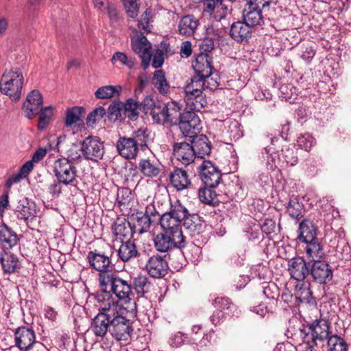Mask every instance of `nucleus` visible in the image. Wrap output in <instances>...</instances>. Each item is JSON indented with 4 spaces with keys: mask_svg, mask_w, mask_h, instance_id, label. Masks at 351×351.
Returning a JSON list of instances; mask_svg holds the SVG:
<instances>
[{
    "mask_svg": "<svg viewBox=\"0 0 351 351\" xmlns=\"http://www.w3.org/2000/svg\"><path fill=\"white\" fill-rule=\"evenodd\" d=\"M95 300L98 303L99 313L102 315L113 320L121 314H125L127 307H123L115 300L109 293H97L95 295Z\"/></svg>",
    "mask_w": 351,
    "mask_h": 351,
    "instance_id": "20e7f679",
    "label": "nucleus"
},
{
    "mask_svg": "<svg viewBox=\"0 0 351 351\" xmlns=\"http://www.w3.org/2000/svg\"><path fill=\"white\" fill-rule=\"evenodd\" d=\"M39 121L38 123V128L40 130L45 129L49 123L51 117V112L50 107L46 108L45 110L39 111Z\"/></svg>",
    "mask_w": 351,
    "mask_h": 351,
    "instance_id": "680f3d73",
    "label": "nucleus"
},
{
    "mask_svg": "<svg viewBox=\"0 0 351 351\" xmlns=\"http://www.w3.org/2000/svg\"><path fill=\"white\" fill-rule=\"evenodd\" d=\"M108 117L111 119L117 120L123 119L122 103L116 102L108 107Z\"/></svg>",
    "mask_w": 351,
    "mask_h": 351,
    "instance_id": "bf43d9fd",
    "label": "nucleus"
},
{
    "mask_svg": "<svg viewBox=\"0 0 351 351\" xmlns=\"http://www.w3.org/2000/svg\"><path fill=\"white\" fill-rule=\"evenodd\" d=\"M133 287L138 294L141 295L136 301L132 303L130 313L134 316H136L137 310L140 308L141 305L144 304L145 307H151V302L147 298L143 297L145 293L149 292L152 283L148 278L143 275H140L136 277L133 281Z\"/></svg>",
    "mask_w": 351,
    "mask_h": 351,
    "instance_id": "1a4fd4ad",
    "label": "nucleus"
},
{
    "mask_svg": "<svg viewBox=\"0 0 351 351\" xmlns=\"http://www.w3.org/2000/svg\"><path fill=\"white\" fill-rule=\"evenodd\" d=\"M169 44L162 42L160 44V47L156 49L154 54L152 65L155 69H158L162 66L164 63V54L169 52Z\"/></svg>",
    "mask_w": 351,
    "mask_h": 351,
    "instance_id": "8fccbe9b",
    "label": "nucleus"
},
{
    "mask_svg": "<svg viewBox=\"0 0 351 351\" xmlns=\"http://www.w3.org/2000/svg\"><path fill=\"white\" fill-rule=\"evenodd\" d=\"M138 169L144 176L148 178H155L160 172L159 165L149 158L140 160Z\"/></svg>",
    "mask_w": 351,
    "mask_h": 351,
    "instance_id": "4c0bfd02",
    "label": "nucleus"
},
{
    "mask_svg": "<svg viewBox=\"0 0 351 351\" xmlns=\"http://www.w3.org/2000/svg\"><path fill=\"white\" fill-rule=\"evenodd\" d=\"M116 147L119 154L126 159L135 158L138 152V149L131 137H120Z\"/></svg>",
    "mask_w": 351,
    "mask_h": 351,
    "instance_id": "5701e85b",
    "label": "nucleus"
},
{
    "mask_svg": "<svg viewBox=\"0 0 351 351\" xmlns=\"http://www.w3.org/2000/svg\"><path fill=\"white\" fill-rule=\"evenodd\" d=\"M184 98L190 111H200L207 104L202 89H184Z\"/></svg>",
    "mask_w": 351,
    "mask_h": 351,
    "instance_id": "f3484780",
    "label": "nucleus"
},
{
    "mask_svg": "<svg viewBox=\"0 0 351 351\" xmlns=\"http://www.w3.org/2000/svg\"><path fill=\"white\" fill-rule=\"evenodd\" d=\"M82 145L73 144L67 151V157L71 161H80L81 160Z\"/></svg>",
    "mask_w": 351,
    "mask_h": 351,
    "instance_id": "338daca9",
    "label": "nucleus"
},
{
    "mask_svg": "<svg viewBox=\"0 0 351 351\" xmlns=\"http://www.w3.org/2000/svg\"><path fill=\"white\" fill-rule=\"evenodd\" d=\"M199 176L205 186L210 188L217 186L221 179V173L210 160H204L199 167Z\"/></svg>",
    "mask_w": 351,
    "mask_h": 351,
    "instance_id": "f8f14e48",
    "label": "nucleus"
},
{
    "mask_svg": "<svg viewBox=\"0 0 351 351\" xmlns=\"http://www.w3.org/2000/svg\"><path fill=\"white\" fill-rule=\"evenodd\" d=\"M198 197L201 202L208 205H214L218 201L217 193L213 190V188L206 186L199 188Z\"/></svg>",
    "mask_w": 351,
    "mask_h": 351,
    "instance_id": "49530a36",
    "label": "nucleus"
},
{
    "mask_svg": "<svg viewBox=\"0 0 351 351\" xmlns=\"http://www.w3.org/2000/svg\"><path fill=\"white\" fill-rule=\"evenodd\" d=\"M132 139L139 149L145 150L149 145L152 142L153 138L152 132L147 128H141L134 131L132 134Z\"/></svg>",
    "mask_w": 351,
    "mask_h": 351,
    "instance_id": "c9c22d12",
    "label": "nucleus"
},
{
    "mask_svg": "<svg viewBox=\"0 0 351 351\" xmlns=\"http://www.w3.org/2000/svg\"><path fill=\"white\" fill-rule=\"evenodd\" d=\"M173 154L177 160L184 165L191 164L196 157L191 143L186 142L175 143Z\"/></svg>",
    "mask_w": 351,
    "mask_h": 351,
    "instance_id": "aec40b11",
    "label": "nucleus"
},
{
    "mask_svg": "<svg viewBox=\"0 0 351 351\" xmlns=\"http://www.w3.org/2000/svg\"><path fill=\"white\" fill-rule=\"evenodd\" d=\"M106 113V110L103 107L95 108L88 114L86 118L87 125L93 127L103 119Z\"/></svg>",
    "mask_w": 351,
    "mask_h": 351,
    "instance_id": "5fc2aeb1",
    "label": "nucleus"
},
{
    "mask_svg": "<svg viewBox=\"0 0 351 351\" xmlns=\"http://www.w3.org/2000/svg\"><path fill=\"white\" fill-rule=\"evenodd\" d=\"M0 264L3 272L6 274L14 273L20 268L17 256L10 251L0 253Z\"/></svg>",
    "mask_w": 351,
    "mask_h": 351,
    "instance_id": "7c9ffc66",
    "label": "nucleus"
},
{
    "mask_svg": "<svg viewBox=\"0 0 351 351\" xmlns=\"http://www.w3.org/2000/svg\"><path fill=\"white\" fill-rule=\"evenodd\" d=\"M132 49L139 56L142 60L143 66L146 69L150 62L152 45L142 32L137 34L136 38L131 40Z\"/></svg>",
    "mask_w": 351,
    "mask_h": 351,
    "instance_id": "4468645a",
    "label": "nucleus"
},
{
    "mask_svg": "<svg viewBox=\"0 0 351 351\" xmlns=\"http://www.w3.org/2000/svg\"><path fill=\"white\" fill-rule=\"evenodd\" d=\"M304 211V205L300 203L296 197L290 199L287 206V212L291 218L299 220L303 217Z\"/></svg>",
    "mask_w": 351,
    "mask_h": 351,
    "instance_id": "a18cd8bd",
    "label": "nucleus"
},
{
    "mask_svg": "<svg viewBox=\"0 0 351 351\" xmlns=\"http://www.w3.org/2000/svg\"><path fill=\"white\" fill-rule=\"evenodd\" d=\"M128 16L132 19L136 18L138 14L139 7L138 0H121Z\"/></svg>",
    "mask_w": 351,
    "mask_h": 351,
    "instance_id": "4d7b16f0",
    "label": "nucleus"
},
{
    "mask_svg": "<svg viewBox=\"0 0 351 351\" xmlns=\"http://www.w3.org/2000/svg\"><path fill=\"white\" fill-rule=\"evenodd\" d=\"M0 84L1 86L23 88V76L19 71L12 70L5 71L1 77Z\"/></svg>",
    "mask_w": 351,
    "mask_h": 351,
    "instance_id": "e433bc0d",
    "label": "nucleus"
},
{
    "mask_svg": "<svg viewBox=\"0 0 351 351\" xmlns=\"http://www.w3.org/2000/svg\"><path fill=\"white\" fill-rule=\"evenodd\" d=\"M265 12L246 3L243 11V19L252 27L261 26L264 23L263 13Z\"/></svg>",
    "mask_w": 351,
    "mask_h": 351,
    "instance_id": "393cba45",
    "label": "nucleus"
},
{
    "mask_svg": "<svg viewBox=\"0 0 351 351\" xmlns=\"http://www.w3.org/2000/svg\"><path fill=\"white\" fill-rule=\"evenodd\" d=\"M153 83L156 88H165L168 86L165 73L162 69L156 71L153 76Z\"/></svg>",
    "mask_w": 351,
    "mask_h": 351,
    "instance_id": "e2e57ef3",
    "label": "nucleus"
},
{
    "mask_svg": "<svg viewBox=\"0 0 351 351\" xmlns=\"http://www.w3.org/2000/svg\"><path fill=\"white\" fill-rule=\"evenodd\" d=\"M191 145L196 157L203 158L205 156L210 154L211 152V145L208 138L204 135H195L192 137Z\"/></svg>",
    "mask_w": 351,
    "mask_h": 351,
    "instance_id": "c756f323",
    "label": "nucleus"
},
{
    "mask_svg": "<svg viewBox=\"0 0 351 351\" xmlns=\"http://www.w3.org/2000/svg\"><path fill=\"white\" fill-rule=\"evenodd\" d=\"M181 108L176 101L167 103L163 106V123H169L171 125H176L178 123L182 113Z\"/></svg>",
    "mask_w": 351,
    "mask_h": 351,
    "instance_id": "c85d7f7f",
    "label": "nucleus"
},
{
    "mask_svg": "<svg viewBox=\"0 0 351 351\" xmlns=\"http://www.w3.org/2000/svg\"><path fill=\"white\" fill-rule=\"evenodd\" d=\"M160 223L162 230L173 233L176 237H184L181 228L182 221L169 213L166 212L160 216Z\"/></svg>",
    "mask_w": 351,
    "mask_h": 351,
    "instance_id": "a878e982",
    "label": "nucleus"
},
{
    "mask_svg": "<svg viewBox=\"0 0 351 351\" xmlns=\"http://www.w3.org/2000/svg\"><path fill=\"white\" fill-rule=\"evenodd\" d=\"M15 346L20 351H29L33 346L38 342L36 340V335L32 328L21 326L14 332Z\"/></svg>",
    "mask_w": 351,
    "mask_h": 351,
    "instance_id": "2eb2a0df",
    "label": "nucleus"
},
{
    "mask_svg": "<svg viewBox=\"0 0 351 351\" xmlns=\"http://www.w3.org/2000/svg\"><path fill=\"white\" fill-rule=\"evenodd\" d=\"M103 13L107 14L110 23H117L120 20L119 11L114 3H108Z\"/></svg>",
    "mask_w": 351,
    "mask_h": 351,
    "instance_id": "13d9d810",
    "label": "nucleus"
},
{
    "mask_svg": "<svg viewBox=\"0 0 351 351\" xmlns=\"http://www.w3.org/2000/svg\"><path fill=\"white\" fill-rule=\"evenodd\" d=\"M110 319L100 313L93 319L90 330L95 337L104 338L110 332L111 324Z\"/></svg>",
    "mask_w": 351,
    "mask_h": 351,
    "instance_id": "bb28decb",
    "label": "nucleus"
},
{
    "mask_svg": "<svg viewBox=\"0 0 351 351\" xmlns=\"http://www.w3.org/2000/svg\"><path fill=\"white\" fill-rule=\"evenodd\" d=\"M131 219L133 221V231L139 234L147 232L154 223L141 211H136L133 213L131 215Z\"/></svg>",
    "mask_w": 351,
    "mask_h": 351,
    "instance_id": "72a5a7b5",
    "label": "nucleus"
},
{
    "mask_svg": "<svg viewBox=\"0 0 351 351\" xmlns=\"http://www.w3.org/2000/svg\"><path fill=\"white\" fill-rule=\"evenodd\" d=\"M310 283L303 282L295 287L294 295L300 302L311 303L313 300Z\"/></svg>",
    "mask_w": 351,
    "mask_h": 351,
    "instance_id": "c03bdc74",
    "label": "nucleus"
},
{
    "mask_svg": "<svg viewBox=\"0 0 351 351\" xmlns=\"http://www.w3.org/2000/svg\"><path fill=\"white\" fill-rule=\"evenodd\" d=\"M176 219L180 220L182 222L183 219L189 215L188 210L181 204L178 199L171 202L170 210L167 212Z\"/></svg>",
    "mask_w": 351,
    "mask_h": 351,
    "instance_id": "3c124183",
    "label": "nucleus"
},
{
    "mask_svg": "<svg viewBox=\"0 0 351 351\" xmlns=\"http://www.w3.org/2000/svg\"><path fill=\"white\" fill-rule=\"evenodd\" d=\"M53 172L57 180L67 186L72 184L77 178V169L69 159L62 158L53 164Z\"/></svg>",
    "mask_w": 351,
    "mask_h": 351,
    "instance_id": "39448f33",
    "label": "nucleus"
},
{
    "mask_svg": "<svg viewBox=\"0 0 351 351\" xmlns=\"http://www.w3.org/2000/svg\"><path fill=\"white\" fill-rule=\"evenodd\" d=\"M330 323L324 319H316L300 330L303 342L300 343L306 348L315 349L318 342L323 343L330 337Z\"/></svg>",
    "mask_w": 351,
    "mask_h": 351,
    "instance_id": "f257e3e1",
    "label": "nucleus"
},
{
    "mask_svg": "<svg viewBox=\"0 0 351 351\" xmlns=\"http://www.w3.org/2000/svg\"><path fill=\"white\" fill-rule=\"evenodd\" d=\"M223 0H203V13L210 19L220 21L226 18L228 7L223 3Z\"/></svg>",
    "mask_w": 351,
    "mask_h": 351,
    "instance_id": "dca6fc26",
    "label": "nucleus"
},
{
    "mask_svg": "<svg viewBox=\"0 0 351 351\" xmlns=\"http://www.w3.org/2000/svg\"><path fill=\"white\" fill-rule=\"evenodd\" d=\"M137 254L138 250L134 241L130 240H128L125 242L122 241L118 250V255L121 261L127 262L132 258L136 257Z\"/></svg>",
    "mask_w": 351,
    "mask_h": 351,
    "instance_id": "ea45409f",
    "label": "nucleus"
},
{
    "mask_svg": "<svg viewBox=\"0 0 351 351\" xmlns=\"http://www.w3.org/2000/svg\"><path fill=\"white\" fill-rule=\"evenodd\" d=\"M183 226L192 237L199 239L198 237L203 233L205 226L203 225L197 215H187L183 219Z\"/></svg>",
    "mask_w": 351,
    "mask_h": 351,
    "instance_id": "2f4dec72",
    "label": "nucleus"
},
{
    "mask_svg": "<svg viewBox=\"0 0 351 351\" xmlns=\"http://www.w3.org/2000/svg\"><path fill=\"white\" fill-rule=\"evenodd\" d=\"M192 66L196 75L189 79L190 82L187 81L184 88H191V86L209 88L206 84H210L208 80L213 69V57L206 53H199L196 55Z\"/></svg>",
    "mask_w": 351,
    "mask_h": 351,
    "instance_id": "f03ea898",
    "label": "nucleus"
},
{
    "mask_svg": "<svg viewBox=\"0 0 351 351\" xmlns=\"http://www.w3.org/2000/svg\"><path fill=\"white\" fill-rule=\"evenodd\" d=\"M101 282L99 286L103 292L114 293L117 298L125 304L130 303L131 300L132 287L127 280L120 278L116 273L112 274L104 275Z\"/></svg>",
    "mask_w": 351,
    "mask_h": 351,
    "instance_id": "7ed1b4c3",
    "label": "nucleus"
},
{
    "mask_svg": "<svg viewBox=\"0 0 351 351\" xmlns=\"http://www.w3.org/2000/svg\"><path fill=\"white\" fill-rule=\"evenodd\" d=\"M280 157L281 159L283 160L287 165L291 166L295 165L298 161L297 153L295 149L293 147H283L282 149Z\"/></svg>",
    "mask_w": 351,
    "mask_h": 351,
    "instance_id": "864d4df0",
    "label": "nucleus"
},
{
    "mask_svg": "<svg viewBox=\"0 0 351 351\" xmlns=\"http://www.w3.org/2000/svg\"><path fill=\"white\" fill-rule=\"evenodd\" d=\"M155 249L160 252H167L174 248L182 249L185 245L184 237L174 236L170 232L162 230L154 239Z\"/></svg>",
    "mask_w": 351,
    "mask_h": 351,
    "instance_id": "0eeeda50",
    "label": "nucleus"
},
{
    "mask_svg": "<svg viewBox=\"0 0 351 351\" xmlns=\"http://www.w3.org/2000/svg\"><path fill=\"white\" fill-rule=\"evenodd\" d=\"M82 154L87 160L97 161L104 154L103 143L98 137H86L82 142Z\"/></svg>",
    "mask_w": 351,
    "mask_h": 351,
    "instance_id": "9b49d317",
    "label": "nucleus"
},
{
    "mask_svg": "<svg viewBox=\"0 0 351 351\" xmlns=\"http://www.w3.org/2000/svg\"><path fill=\"white\" fill-rule=\"evenodd\" d=\"M169 178L171 186L178 191L188 189L191 184L187 171L182 168H174L170 171Z\"/></svg>",
    "mask_w": 351,
    "mask_h": 351,
    "instance_id": "4be33fe9",
    "label": "nucleus"
},
{
    "mask_svg": "<svg viewBox=\"0 0 351 351\" xmlns=\"http://www.w3.org/2000/svg\"><path fill=\"white\" fill-rule=\"evenodd\" d=\"M297 143L300 147L308 152L315 145L316 141L311 134L305 133L298 136Z\"/></svg>",
    "mask_w": 351,
    "mask_h": 351,
    "instance_id": "6e6d98bb",
    "label": "nucleus"
},
{
    "mask_svg": "<svg viewBox=\"0 0 351 351\" xmlns=\"http://www.w3.org/2000/svg\"><path fill=\"white\" fill-rule=\"evenodd\" d=\"M143 214L149 218L154 223L162 215L158 211L154 203H151L147 205L145 210Z\"/></svg>",
    "mask_w": 351,
    "mask_h": 351,
    "instance_id": "774afa93",
    "label": "nucleus"
},
{
    "mask_svg": "<svg viewBox=\"0 0 351 351\" xmlns=\"http://www.w3.org/2000/svg\"><path fill=\"white\" fill-rule=\"evenodd\" d=\"M329 351H348V345L340 337L331 335L328 339Z\"/></svg>",
    "mask_w": 351,
    "mask_h": 351,
    "instance_id": "603ef678",
    "label": "nucleus"
},
{
    "mask_svg": "<svg viewBox=\"0 0 351 351\" xmlns=\"http://www.w3.org/2000/svg\"><path fill=\"white\" fill-rule=\"evenodd\" d=\"M251 27L244 20L238 21L231 25L230 36L237 43L247 41L252 35Z\"/></svg>",
    "mask_w": 351,
    "mask_h": 351,
    "instance_id": "b1692460",
    "label": "nucleus"
},
{
    "mask_svg": "<svg viewBox=\"0 0 351 351\" xmlns=\"http://www.w3.org/2000/svg\"><path fill=\"white\" fill-rule=\"evenodd\" d=\"M330 243L331 247L335 250V256L338 258L347 260L350 257V247L343 239L335 236Z\"/></svg>",
    "mask_w": 351,
    "mask_h": 351,
    "instance_id": "a19ab883",
    "label": "nucleus"
},
{
    "mask_svg": "<svg viewBox=\"0 0 351 351\" xmlns=\"http://www.w3.org/2000/svg\"><path fill=\"white\" fill-rule=\"evenodd\" d=\"M18 237L8 226L3 224L0 226V244L2 246V252L9 251L17 244Z\"/></svg>",
    "mask_w": 351,
    "mask_h": 351,
    "instance_id": "cd10ccee",
    "label": "nucleus"
},
{
    "mask_svg": "<svg viewBox=\"0 0 351 351\" xmlns=\"http://www.w3.org/2000/svg\"><path fill=\"white\" fill-rule=\"evenodd\" d=\"M84 110L81 107H73L67 109L66 112L65 126L71 127L81 121L82 114Z\"/></svg>",
    "mask_w": 351,
    "mask_h": 351,
    "instance_id": "09e8293b",
    "label": "nucleus"
},
{
    "mask_svg": "<svg viewBox=\"0 0 351 351\" xmlns=\"http://www.w3.org/2000/svg\"><path fill=\"white\" fill-rule=\"evenodd\" d=\"M178 124L182 134L186 137H194L202 129L200 119L193 111L183 112Z\"/></svg>",
    "mask_w": 351,
    "mask_h": 351,
    "instance_id": "6e6552de",
    "label": "nucleus"
},
{
    "mask_svg": "<svg viewBox=\"0 0 351 351\" xmlns=\"http://www.w3.org/2000/svg\"><path fill=\"white\" fill-rule=\"evenodd\" d=\"M144 268L149 276L162 278L167 274L169 265L165 257L155 254L148 257Z\"/></svg>",
    "mask_w": 351,
    "mask_h": 351,
    "instance_id": "ddd939ff",
    "label": "nucleus"
},
{
    "mask_svg": "<svg viewBox=\"0 0 351 351\" xmlns=\"http://www.w3.org/2000/svg\"><path fill=\"white\" fill-rule=\"evenodd\" d=\"M43 104V96L37 89H33L27 96L26 101L23 104V109L25 116L33 119L39 112L40 107Z\"/></svg>",
    "mask_w": 351,
    "mask_h": 351,
    "instance_id": "a211bd4d",
    "label": "nucleus"
},
{
    "mask_svg": "<svg viewBox=\"0 0 351 351\" xmlns=\"http://www.w3.org/2000/svg\"><path fill=\"white\" fill-rule=\"evenodd\" d=\"M123 119L128 117L131 120H136L138 116L139 106L138 102L132 99H128L125 103L122 104Z\"/></svg>",
    "mask_w": 351,
    "mask_h": 351,
    "instance_id": "de8ad7c7",
    "label": "nucleus"
},
{
    "mask_svg": "<svg viewBox=\"0 0 351 351\" xmlns=\"http://www.w3.org/2000/svg\"><path fill=\"white\" fill-rule=\"evenodd\" d=\"M316 234L317 229L313 221L304 219L300 223L298 236L300 241L309 243V241L316 240Z\"/></svg>",
    "mask_w": 351,
    "mask_h": 351,
    "instance_id": "473e14b6",
    "label": "nucleus"
},
{
    "mask_svg": "<svg viewBox=\"0 0 351 351\" xmlns=\"http://www.w3.org/2000/svg\"><path fill=\"white\" fill-rule=\"evenodd\" d=\"M212 304L216 309L221 311L227 316L233 315L237 310L235 304L227 297H217Z\"/></svg>",
    "mask_w": 351,
    "mask_h": 351,
    "instance_id": "37998d69",
    "label": "nucleus"
},
{
    "mask_svg": "<svg viewBox=\"0 0 351 351\" xmlns=\"http://www.w3.org/2000/svg\"><path fill=\"white\" fill-rule=\"evenodd\" d=\"M306 243L305 251L308 260L313 262L321 261L325 253L318 241L316 239Z\"/></svg>",
    "mask_w": 351,
    "mask_h": 351,
    "instance_id": "79ce46f5",
    "label": "nucleus"
},
{
    "mask_svg": "<svg viewBox=\"0 0 351 351\" xmlns=\"http://www.w3.org/2000/svg\"><path fill=\"white\" fill-rule=\"evenodd\" d=\"M288 270L291 278L298 281L303 280L309 274V269L306 261L299 256L289 261Z\"/></svg>",
    "mask_w": 351,
    "mask_h": 351,
    "instance_id": "412c9836",
    "label": "nucleus"
},
{
    "mask_svg": "<svg viewBox=\"0 0 351 351\" xmlns=\"http://www.w3.org/2000/svg\"><path fill=\"white\" fill-rule=\"evenodd\" d=\"M309 274L313 280L319 284H326L332 278V272L330 266L322 261H315L309 270Z\"/></svg>",
    "mask_w": 351,
    "mask_h": 351,
    "instance_id": "6ab92c4d",
    "label": "nucleus"
},
{
    "mask_svg": "<svg viewBox=\"0 0 351 351\" xmlns=\"http://www.w3.org/2000/svg\"><path fill=\"white\" fill-rule=\"evenodd\" d=\"M111 256L112 254L108 255L97 250L88 253L87 259L90 267L99 272L97 276L99 283L101 282L100 278H102L104 274L113 273L109 269L112 264Z\"/></svg>",
    "mask_w": 351,
    "mask_h": 351,
    "instance_id": "423d86ee",
    "label": "nucleus"
},
{
    "mask_svg": "<svg viewBox=\"0 0 351 351\" xmlns=\"http://www.w3.org/2000/svg\"><path fill=\"white\" fill-rule=\"evenodd\" d=\"M199 24L198 20L193 15H186L179 21V34L186 36H192L197 29Z\"/></svg>",
    "mask_w": 351,
    "mask_h": 351,
    "instance_id": "f704fd0d",
    "label": "nucleus"
},
{
    "mask_svg": "<svg viewBox=\"0 0 351 351\" xmlns=\"http://www.w3.org/2000/svg\"><path fill=\"white\" fill-rule=\"evenodd\" d=\"M111 61L113 64L115 62L119 61L123 65H125L130 69L133 68V66H134V62L132 59L128 58V57L124 53L122 52H116L113 55Z\"/></svg>",
    "mask_w": 351,
    "mask_h": 351,
    "instance_id": "69168bd1",
    "label": "nucleus"
},
{
    "mask_svg": "<svg viewBox=\"0 0 351 351\" xmlns=\"http://www.w3.org/2000/svg\"><path fill=\"white\" fill-rule=\"evenodd\" d=\"M114 234L119 239L127 238L132 234L133 228L125 218H117L112 226Z\"/></svg>",
    "mask_w": 351,
    "mask_h": 351,
    "instance_id": "58836bf2",
    "label": "nucleus"
},
{
    "mask_svg": "<svg viewBox=\"0 0 351 351\" xmlns=\"http://www.w3.org/2000/svg\"><path fill=\"white\" fill-rule=\"evenodd\" d=\"M263 293L269 299H276L279 295L278 288L274 282L263 286Z\"/></svg>",
    "mask_w": 351,
    "mask_h": 351,
    "instance_id": "0e129e2a",
    "label": "nucleus"
},
{
    "mask_svg": "<svg viewBox=\"0 0 351 351\" xmlns=\"http://www.w3.org/2000/svg\"><path fill=\"white\" fill-rule=\"evenodd\" d=\"M132 332V324L125 317V314H121L111 321L109 332L117 341H128Z\"/></svg>",
    "mask_w": 351,
    "mask_h": 351,
    "instance_id": "9d476101",
    "label": "nucleus"
},
{
    "mask_svg": "<svg viewBox=\"0 0 351 351\" xmlns=\"http://www.w3.org/2000/svg\"><path fill=\"white\" fill-rule=\"evenodd\" d=\"M36 215V210L29 206L19 205L17 206L16 215L20 219L27 220L32 218Z\"/></svg>",
    "mask_w": 351,
    "mask_h": 351,
    "instance_id": "052dcab7",
    "label": "nucleus"
}]
</instances>
